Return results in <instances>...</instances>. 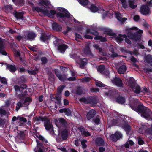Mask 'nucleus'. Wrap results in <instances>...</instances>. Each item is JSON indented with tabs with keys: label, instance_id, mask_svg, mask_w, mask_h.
Returning a JSON list of instances; mask_svg holds the SVG:
<instances>
[{
	"label": "nucleus",
	"instance_id": "obj_54",
	"mask_svg": "<svg viewBox=\"0 0 152 152\" xmlns=\"http://www.w3.org/2000/svg\"><path fill=\"white\" fill-rule=\"evenodd\" d=\"M104 31L107 32V34L109 36H115L116 35L115 33L112 32L108 29H105Z\"/></svg>",
	"mask_w": 152,
	"mask_h": 152
},
{
	"label": "nucleus",
	"instance_id": "obj_23",
	"mask_svg": "<svg viewBox=\"0 0 152 152\" xmlns=\"http://www.w3.org/2000/svg\"><path fill=\"white\" fill-rule=\"evenodd\" d=\"M59 111L61 113H64L65 115L67 116L71 115V111L69 108L61 109L59 110Z\"/></svg>",
	"mask_w": 152,
	"mask_h": 152
},
{
	"label": "nucleus",
	"instance_id": "obj_64",
	"mask_svg": "<svg viewBox=\"0 0 152 152\" xmlns=\"http://www.w3.org/2000/svg\"><path fill=\"white\" fill-rule=\"evenodd\" d=\"M91 34L94 35L96 36H98L99 34L98 31L92 29Z\"/></svg>",
	"mask_w": 152,
	"mask_h": 152
},
{
	"label": "nucleus",
	"instance_id": "obj_39",
	"mask_svg": "<svg viewBox=\"0 0 152 152\" xmlns=\"http://www.w3.org/2000/svg\"><path fill=\"white\" fill-rule=\"evenodd\" d=\"M33 7L35 10L38 13L42 12V14L44 15L46 13V11H45V10H43L42 7Z\"/></svg>",
	"mask_w": 152,
	"mask_h": 152
},
{
	"label": "nucleus",
	"instance_id": "obj_17",
	"mask_svg": "<svg viewBox=\"0 0 152 152\" xmlns=\"http://www.w3.org/2000/svg\"><path fill=\"white\" fill-rule=\"evenodd\" d=\"M96 113V112L94 110L91 109L87 113L86 115L87 119L89 120L94 117Z\"/></svg>",
	"mask_w": 152,
	"mask_h": 152
},
{
	"label": "nucleus",
	"instance_id": "obj_18",
	"mask_svg": "<svg viewBox=\"0 0 152 152\" xmlns=\"http://www.w3.org/2000/svg\"><path fill=\"white\" fill-rule=\"evenodd\" d=\"M46 13L45 14V16H47L48 17L52 18L53 15L56 14V11L54 10H52L50 11L48 10H46Z\"/></svg>",
	"mask_w": 152,
	"mask_h": 152
},
{
	"label": "nucleus",
	"instance_id": "obj_20",
	"mask_svg": "<svg viewBox=\"0 0 152 152\" xmlns=\"http://www.w3.org/2000/svg\"><path fill=\"white\" fill-rule=\"evenodd\" d=\"M57 123H60L63 126H66L67 123L66 121L62 118H59L58 120H55V124L56 126H57Z\"/></svg>",
	"mask_w": 152,
	"mask_h": 152
},
{
	"label": "nucleus",
	"instance_id": "obj_26",
	"mask_svg": "<svg viewBox=\"0 0 152 152\" xmlns=\"http://www.w3.org/2000/svg\"><path fill=\"white\" fill-rule=\"evenodd\" d=\"M13 2L17 6L21 7L25 4L24 0H12Z\"/></svg>",
	"mask_w": 152,
	"mask_h": 152
},
{
	"label": "nucleus",
	"instance_id": "obj_9",
	"mask_svg": "<svg viewBox=\"0 0 152 152\" xmlns=\"http://www.w3.org/2000/svg\"><path fill=\"white\" fill-rule=\"evenodd\" d=\"M140 11L141 14L145 16L150 13V8L146 5H142L140 8Z\"/></svg>",
	"mask_w": 152,
	"mask_h": 152
},
{
	"label": "nucleus",
	"instance_id": "obj_28",
	"mask_svg": "<svg viewBox=\"0 0 152 152\" xmlns=\"http://www.w3.org/2000/svg\"><path fill=\"white\" fill-rule=\"evenodd\" d=\"M115 99L116 102L117 103L121 104H124L126 102L125 98L122 96H117Z\"/></svg>",
	"mask_w": 152,
	"mask_h": 152
},
{
	"label": "nucleus",
	"instance_id": "obj_47",
	"mask_svg": "<svg viewBox=\"0 0 152 152\" xmlns=\"http://www.w3.org/2000/svg\"><path fill=\"white\" fill-rule=\"evenodd\" d=\"M79 3L83 6L87 5L89 2L88 0H79Z\"/></svg>",
	"mask_w": 152,
	"mask_h": 152
},
{
	"label": "nucleus",
	"instance_id": "obj_1",
	"mask_svg": "<svg viewBox=\"0 0 152 152\" xmlns=\"http://www.w3.org/2000/svg\"><path fill=\"white\" fill-rule=\"evenodd\" d=\"M129 106L132 110L140 114L142 117L147 120H152V112L149 109L144 106L142 104L137 105L130 103Z\"/></svg>",
	"mask_w": 152,
	"mask_h": 152
},
{
	"label": "nucleus",
	"instance_id": "obj_63",
	"mask_svg": "<svg viewBox=\"0 0 152 152\" xmlns=\"http://www.w3.org/2000/svg\"><path fill=\"white\" fill-rule=\"evenodd\" d=\"M115 14L116 15L117 19L119 21H121L122 18V17L120 16L121 14L119 12H115Z\"/></svg>",
	"mask_w": 152,
	"mask_h": 152
},
{
	"label": "nucleus",
	"instance_id": "obj_52",
	"mask_svg": "<svg viewBox=\"0 0 152 152\" xmlns=\"http://www.w3.org/2000/svg\"><path fill=\"white\" fill-rule=\"evenodd\" d=\"M66 86L65 85L61 86L58 87L57 89V91L58 93L61 94L64 88Z\"/></svg>",
	"mask_w": 152,
	"mask_h": 152
},
{
	"label": "nucleus",
	"instance_id": "obj_6",
	"mask_svg": "<svg viewBox=\"0 0 152 152\" xmlns=\"http://www.w3.org/2000/svg\"><path fill=\"white\" fill-rule=\"evenodd\" d=\"M120 126L124 129L127 134H128L131 130V127L128 122L123 119L120 121Z\"/></svg>",
	"mask_w": 152,
	"mask_h": 152
},
{
	"label": "nucleus",
	"instance_id": "obj_25",
	"mask_svg": "<svg viewBox=\"0 0 152 152\" xmlns=\"http://www.w3.org/2000/svg\"><path fill=\"white\" fill-rule=\"evenodd\" d=\"M87 63V60L85 58L80 59L78 63L80 65V67L82 69L84 68L85 66Z\"/></svg>",
	"mask_w": 152,
	"mask_h": 152
},
{
	"label": "nucleus",
	"instance_id": "obj_53",
	"mask_svg": "<svg viewBox=\"0 0 152 152\" xmlns=\"http://www.w3.org/2000/svg\"><path fill=\"white\" fill-rule=\"evenodd\" d=\"M138 144L140 145H142L144 144L145 142L140 137H138L137 138Z\"/></svg>",
	"mask_w": 152,
	"mask_h": 152
},
{
	"label": "nucleus",
	"instance_id": "obj_27",
	"mask_svg": "<svg viewBox=\"0 0 152 152\" xmlns=\"http://www.w3.org/2000/svg\"><path fill=\"white\" fill-rule=\"evenodd\" d=\"M32 100V98L31 97H27L25 98L23 102V103L25 107H27L30 104Z\"/></svg>",
	"mask_w": 152,
	"mask_h": 152
},
{
	"label": "nucleus",
	"instance_id": "obj_22",
	"mask_svg": "<svg viewBox=\"0 0 152 152\" xmlns=\"http://www.w3.org/2000/svg\"><path fill=\"white\" fill-rule=\"evenodd\" d=\"M68 47L67 45L65 44H60L58 46V49L61 53H64Z\"/></svg>",
	"mask_w": 152,
	"mask_h": 152
},
{
	"label": "nucleus",
	"instance_id": "obj_40",
	"mask_svg": "<svg viewBox=\"0 0 152 152\" xmlns=\"http://www.w3.org/2000/svg\"><path fill=\"white\" fill-rule=\"evenodd\" d=\"M148 128L146 125H142L141 127L138 130V132L141 134H143L144 132H145V130Z\"/></svg>",
	"mask_w": 152,
	"mask_h": 152
},
{
	"label": "nucleus",
	"instance_id": "obj_33",
	"mask_svg": "<svg viewBox=\"0 0 152 152\" xmlns=\"http://www.w3.org/2000/svg\"><path fill=\"white\" fill-rule=\"evenodd\" d=\"M126 66L124 65H123L118 68V73L120 74H123L126 71Z\"/></svg>",
	"mask_w": 152,
	"mask_h": 152
},
{
	"label": "nucleus",
	"instance_id": "obj_62",
	"mask_svg": "<svg viewBox=\"0 0 152 152\" xmlns=\"http://www.w3.org/2000/svg\"><path fill=\"white\" fill-rule=\"evenodd\" d=\"M78 129L80 132H81V134L82 135L84 133L85 131L86 130L84 127L81 126L78 127Z\"/></svg>",
	"mask_w": 152,
	"mask_h": 152
},
{
	"label": "nucleus",
	"instance_id": "obj_15",
	"mask_svg": "<svg viewBox=\"0 0 152 152\" xmlns=\"http://www.w3.org/2000/svg\"><path fill=\"white\" fill-rule=\"evenodd\" d=\"M50 35L49 34L42 33L40 37V40L45 42L46 41L50 39Z\"/></svg>",
	"mask_w": 152,
	"mask_h": 152
},
{
	"label": "nucleus",
	"instance_id": "obj_51",
	"mask_svg": "<svg viewBox=\"0 0 152 152\" xmlns=\"http://www.w3.org/2000/svg\"><path fill=\"white\" fill-rule=\"evenodd\" d=\"M128 3L129 7L133 9H134L137 7L136 5L134 4V3L132 1L129 0L128 1Z\"/></svg>",
	"mask_w": 152,
	"mask_h": 152
},
{
	"label": "nucleus",
	"instance_id": "obj_5",
	"mask_svg": "<svg viewBox=\"0 0 152 152\" xmlns=\"http://www.w3.org/2000/svg\"><path fill=\"white\" fill-rule=\"evenodd\" d=\"M79 101L81 103L85 104H96L97 103V97L96 96H83L79 99Z\"/></svg>",
	"mask_w": 152,
	"mask_h": 152
},
{
	"label": "nucleus",
	"instance_id": "obj_4",
	"mask_svg": "<svg viewBox=\"0 0 152 152\" xmlns=\"http://www.w3.org/2000/svg\"><path fill=\"white\" fill-rule=\"evenodd\" d=\"M27 86L25 84H22L20 86L15 85L14 86V88L17 92H19L20 94H19L18 95V97L20 99L21 102L23 101L24 98L26 95L27 94V91L26 89Z\"/></svg>",
	"mask_w": 152,
	"mask_h": 152
},
{
	"label": "nucleus",
	"instance_id": "obj_19",
	"mask_svg": "<svg viewBox=\"0 0 152 152\" xmlns=\"http://www.w3.org/2000/svg\"><path fill=\"white\" fill-rule=\"evenodd\" d=\"M120 122H119L118 120L113 119L111 121L108 122V126L110 127L114 125L120 126Z\"/></svg>",
	"mask_w": 152,
	"mask_h": 152
},
{
	"label": "nucleus",
	"instance_id": "obj_3",
	"mask_svg": "<svg viewBox=\"0 0 152 152\" xmlns=\"http://www.w3.org/2000/svg\"><path fill=\"white\" fill-rule=\"evenodd\" d=\"M58 10L60 12H58L56 13V16L59 21L62 22H66L67 21L66 18H69L70 17L69 12L66 9L64 8L58 7Z\"/></svg>",
	"mask_w": 152,
	"mask_h": 152
},
{
	"label": "nucleus",
	"instance_id": "obj_29",
	"mask_svg": "<svg viewBox=\"0 0 152 152\" xmlns=\"http://www.w3.org/2000/svg\"><path fill=\"white\" fill-rule=\"evenodd\" d=\"M129 86L131 88L136 85V82L134 79L132 77H130L128 82Z\"/></svg>",
	"mask_w": 152,
	"mask_h": 152
},
{
	"label": "nucleus",
	"instance_id": "obj_2",
	"mask_svg": "<svg viewBox=\"0 0 152 152\" xmlns=\"http://www.w3.org/2000/svg\"><path fill=\"white\" fill-rule=\"evenodd\" d=\"M138 30V28L135 27L126 28V31L127 32V34L128 38L131 39L136 41H140L141 39L142 34L143 33V31L140 29L134 34H133L132 32V30L137 31Z\"/></svg>",
	"mask_w": 152,
	"mask_h": 152
},
{
	"label": "nucleus",
	"instance_id": "obj_61",
	"mask_svg": "<svg viewBox=\"0 0 152 152\" xmlns=\"http://www.w3.org/2000/svg\"><path fill=\"white\" fill-rule=\"evenodd\" d=\"M41 60L42 63L43 64H45L48 62L47 58L45 57H43L41 58Z\"/></svg>",
	"mask_w": 152,
	"mask_h": 152
},
{
	"label": "nucleus",
	"instance_id": "obj_45",
	"mask_svg": "<svg viewBox=\"0 0 152 152\" xmlns=\"http://www.w3.org/2000/svg\"><path fill=\"white\" fill-rule=\"evenodd\" d=\"M48 79L49 81L51 83H53L54 81V75L51 72L49 73Z\"/></svg>",
	"mask_w": 152,
	"mask_h": 152
},
{
	"label": "nucleus",
	"instance_id": "obj_35",
	"mask_svg": "<svg viewBox=\"0 0 152 152\" xmlns=\"http://www.w3.org/2000/svg\"><path fill=\"white\" fill-rule=\"evenodd\" d=\"M146 62L152 66V55L150 54L147 55L145 57Z\"/></svg>",
	"mask_w": 152,
	"mask_h": 152
},
{
	"label": "nucleus",
	"instance_id": "obj_7",
	"mask_svg": "<svg viewBox=\"0 0 152 152\" xmlns=\"http://www.w3.org/2000/svg\"><path fill=\"white\" fill-rule=\"evenodd\" d=\"M112 82L113 84L118 88L121 89L124 87V84L122 80L120 78L115 77L112 80Z\"/></svg>",
	"mask_w": 152,
	"mask_h": 152
},
{
	"label": "nucleus",
	"instance_id": "obj_30",
	"mask_svg": "<svg viewBox=\"0 0 152 152\" xmlns=\"http://www.w3.org/2000/svg\"><path fill=\"white\" fill-rule=\"evenodd\" d=\"M39 3L42 5H45V7L46 8H50L49 6L50 4V1L49 0H41Z\"/></svg>",
	"mask_w": 152,
	"mask_h": 152
},
{
	"label": "nucleus",
	"instance_id": "obj_41",
	"mask_svg": "<svg viewBox=\"0 0 152 152\" xmlns=\"http://www.w3.org/2000/svg\"><path fill=\"white\" fill-rule=\"evenodd\" d=\"M90 10L92 12L95 13L99 10V8L95 4H92L91 6Z\"/></svg>",
	"mask_w": 152,
	"mask_h": 152
},
{
	"label": "nucleus",
	"instance_id": "obj_44",
	"mask_svg": "<svg viewBox=\"0 0 152 152\" xmlns=\"http://www.w3.org/2000/svg\"><path fill=\"white\" fill-rule=\"evenodd\" d=\"M61 40L59 39L56 37L54 38V40H53V42L55 46H58L60 45V42H61Z\"/></svg>",
	"mask_w": 152,
	"mask_h": 152
},
{
	"label": "nucleus",
	"instance_id": "obj_36",
	"mask_svg": "<svg viewBox=\"0 0 152 152\" xmlns=\"http://www.w3.org/2000/svg\"><path fill=\"white\" fill-rule=\"evenodd\" d=\"M84 53L87 56H89L92 55V54L88 45L86 46L84 50Z\"/></svg>",
	"mask_w": 152,
	"mask_h": 152
},
{
	"label": "nucleus",
	"instance_id": "obj_37",
	"mask_svg": "<svg viewBox=\"0 0 152 152\" xmlns=\"http://www.w3.org/2000/svg\"><path fill=\"white\" fill-rule=\"evenodd\" d=\"M6 69L9 70L11 72H14L16 70V67L14 65L10 64L6 65Z\"/></svg>",
	"mask_w": 152,
	"mask_h": 152
},
{
	"label": "nucleus",
	"instance_id": "obj_57",
	"mask_svg": "<svg viewBox=\"0 0 152 152\" xmlns=\"http://www.w3.org/2000/svg\"><path fill=\"white\" fill-rule=\"evenodd\" d=\"M76 92L77 94L79 95H80L82 94V90L80 87H79L77 88Z\"/></svg>",
	"mask_w": 152,
	"mask_h": 152
},
{
	"label": "nucleus",
	"instance_id": "obj_21",
	"mask_svg": "<svg viewBox=\"0 0 152 152\" xmlns=\"http://www.w3.org/2000/svg\"><path fill=\"white\" fill-rule=\"evenodd\" d=\"M47 119L46 118H43L42 117L39 116L33 117V120L34 122H36L37 124H39L41 121H45Z\"/></svg>",
	"mask_w": 152,
	"mask_h": 152
},
{
	"label": "nucleus",
	"instance_id": "obj_8",
	"mask_svg": "<svg viewBox=\"0 0 152 152\" xmlns=\"http://www.w3.org/2000/svg\"><path fill=\"white\" fill-rule=\"evenodd\" d=\"M24 13V11L18 12L15 10L12 12V14L17 19L23 20Z\"/></svg>",
	"mask_w": 152,
	"mask_h": 152
},
{
	"label": "nucleus",
	"instance_id": "obj_60",
	"mask_svg": "<svg viewBox=\"0 0 152 152\" xmlns=\"http://www.w3.org/2000/svg\"><path fill=\"white\" fill-rule=\"evenodd\" d=\"M6 120L0 118V127H3L5 124Z\"/></svg>",
	"mask_w": 152,
	"mask_h": 152
},
{
	"label": "nucleus",
	"instance_id": "obj_55",
	"mask_svg": "<svg viewBox=\"0 0 152 152\" xmlns=\"http://www.w3.org/2000/svg\"><path fill=\"white\" fill-rule=\"evenodd\" d=\"M69 19L70 20L71 22L72 23H79V22L72 15H71L70 14V17L68 19Z\"/></svg>",
	"mask_w": 152,
	"mask_h": 152
},
{
	"label": "nucleus",
	"instance_id": "obj_58",
	"mask_svg": "<svg viewBox=\"0 0 152 152\" xmlns=\"http://www.w3.org/2000/svg\"><path fill=\"white\" fill-rule=\"evenodd\" d=\"M75 39L77 41H79L80 39H82V37L78 33H75Z\"/></svg>",
	"mask_w": 152,
	"mask_h": 152
},
{
	"label": "nucleus",
	"instance_id": "obj_43",
	"mask_svg": "<svg viewBox=\"0 0 152 152\" xmlns=\"http://www.w3.org/2000/svg\"><path fill=\"white\" fill-rule=\"evenodd\" d=\"M18 134L21 139H23L25 138L26 134L24 131H18Z\"/></svg>",
	"mask_w": 152,
	"mask_h": 152
},
{
	"label": "nucleus",
	"instance_id": "obj_46",
	"mask_svg": "<svg viewBox=\"0 0 152 152\" xmlns=\"http://www.w3.org/2000/svg\"><path fill=\"white\" fill-rule=\"evenodd\" d=\"M61 96L59 94H56V95L55 97V99L56 100V102H55L58 104H59L61 103Z\"/></svg>",
	"mask_w": 152,
	"mask_h": 152
},
{
	"label": "nucleus",
	"instance_id": "obj_16",
	"mask_svg": "<svg viewBox=\"0 0 152 152\" xmlns=\"http://www.w3.org/2000/svg\"><path fill=\"white\" fill-rule=\"evenodd\" d=\"M52 26L53 29L55 31L60 32L62 30V26L56 22L53 23Z\"/></svg>",
	"mask_w": 152,
	"mask_h": 152
},
{
	"label": "nucleus",
	"instance_id": "obj_10",
	"mask_svg": "<svg viewBox=\"0 0 152 152\" xmlns=\"http://www.w3.org/2000/svg\"><path fill=\"white\" fill-rule=\"evenodd\" d=\"M36 36L35 33L29 31L26 35H25L24 39L27 40L32 41L35 39Z\"/></svg>",
	"mask_w": 152,
	"mask_h": 152
},
{
	"label": "nucleus",
	"instance_id": "obj_50",
	"mask_svg": "<svg viewBox=\"0 0 152 152\" xmlns=\"http://www.w3.org/2000/svg\"><path fill=\"white\" fill-rule=\"evenodd\" d=\"M87 141L84 139H83L81 141V143L82 146V148L83 149L86 148L87 147V145L86 144V143L87 142Z\"/></svg>",
	"mask_w": 152,
	"mask_h": 152
},
{
	"label": "nucleus",
	"instance_id": "obj_34",
	"mask_svg": "<svg viewBox=\"0 0 152 152\" xmlns=\"http://www.w3.org/2000/svg\"><path fill=\"white\" fill-rule=\"evenodd\" d=\"M96 68L97 71L101 74L103 72L105 68V66L102 64L96 66Z\"/></svg>",
	"mask_w": 152,
	"mask_h": 152
},
{
	"label": "nucleus",
	"instance_id": "obj_48",
	"mask_svg": "<svg viewBox=\"0 0 152 152\" xmlns=\"http://www.w3.org/2000/svg\"><path fill=\"white\" fill-rule=\"evenodd\" d=\"M13 7L11 5H6L4 6V10L8 12H9L13 9Z\"/></svg>",
	"mask_w": 152,
	"mask_h": 152
},
{
	"label": "nucleus",
	"instance_id": "obj_32",
	"mask_svg": "<svg viewBox=\"0 0 152 152\" xmlns=\"http://www.w3.org/2000/svg\"><path fill=\"white\" fill-rule=\"evenodd\" d=\"M61 137L63 140H65L67 139L68 137V131L65 129L61 131Z\"/></svg>",
	"mask_w": 152,
	"mask_h": 152
},
{
	"label": "nucleus",
	"instance_id": "obj_49",
	"mask_svg": "<svg viewBox=\"0 0 152 152\" xmlns=\"http://www.w3.org/2000/svg\"><path fill=\"white\" fill-rule=\"evenodd\" d=\"M26 71L29 74L35 75L38 72V69L35 68L34 70H30L27 69L26 70Z\"/></svg>",
	"mask_w": 152,
	"mask_h": 152
},
{
	"label": "nucleus",
	"instance_id": "obj_38",
	"mask_svg": "<svg viewBox=\"0 0 152 152\" xmlns=\"http://www.w3.org/2000/svg\"><path fill=\"white\" fill-rule=\"evenodd\" d=\"M95 40H99L101 42H105L107 41V38L105 37H103L102 36H96L94 37Z\"/></svg>",
	"mask_w": 152,
	"mask_h": 152
},
{
	"label": "nucleus",
	"instance_id": "obj_56",
	"mask_svg": "<svg viewBox=\"0 0 152 152\" xmlns=\"http://www.w3.org/2000/svg\"><path fill=\"white\" fill-rule=\"evenodd\" d=\"M145 133L149 135H151L152 134V127L148 128L145 130Z\"/></svg>",
	"mask_w": 152,
	"mask_h": 152
},
{
	"label": "nucleus",
	"instance_id": "obj_11",
	"mask_svg": "<svg viewBox=\"0 0 152 152\" xmlns=\"http://www.w3.org/2000/svg\"><path fill=\"white\" fill-rule=\"evenodd\" d=\"M122 135L121 132H116L114 134L111 135L110 138L113 141L116 142L118 140L122 138Z\"/></svg>",
	"mask_w": 152,
	"mask_h": 152
},
{
	"label": "nucleus",
	"instance_id": "obj_12",
	"mask_svg": "<svg viewBox=\"0 0 152 152\" xmlns=\"http://www.w3.org/2000/svg\"><path fill=\"white\" fill-rule=\"evenodd\" d=\"M37 148L34 150L35 152H44L43 150L44 149L43 145L38 140H37Z\"/></svg>",
	"mask_w": 152,
	"mask_h": 152
},
{
	"label": "nucleus",
	"instance_id": "obj_24",
	"mask_svg": "<svg viewBox=\"0 0 152 152\" xmlns=\"http://www.w3.org/2000/svg\"><path fill=\"white\" fill-rule=\"evenodd\" d=\"M95 142L99 146H104V140L101 137H98L95 140Z\"/></svg>",
	"mask_w": 152,
	"mask_h": 152
},
{
	"label": "nucleus",
	"instance_id": "obj_13",
	"mask_svg": "<svg viewBox=\"0 0 152 152\" xmlns=\"http://www.w3.org/2000/svg\"><path fill=\"white\" fill-rule=\"evenodd\" d=\"M45 121L44 125L45 129L47 131L53 130V126L50 123V120L47 118Z\"/></svg>",
	"mask_w": 152,
	"mask_h": 152
},
{
	"label": "nucleus",
	"instance_id": "obj_31",
	"mask_svg": "<svg viewBox=\"0 0 152 152\" xmlns=\"http://www.w3.org/2000/svg\"><path fill=\"white\" fill-rule=\"evenodd\" d=\"M131 89L132 91L136 94H139L141 92V88L138 85H136V86L132 88Z\"/></svg>",
	"mask_w": 152,
	"mask_h": 152
},
{
	"label": "nucleus",
	"instance_id": "obj_14",
	"mask_svg": "<svg viewBox=\"0 0 152 152\" xmlns=\"http://www.w3.org/2000/svg\"><path fill=\"white\" fill-rule=\"evenodd\" d=\"M55 73L56 76L61 81H64L66 80V76L64 75H62L57 69H55Z\"/></svg>",
	"mask_w": 152,
	"mask_h": 152
},
{
	"label": "nucleus",
	"instance_id": "obj_59",
	"mask_svg": "<svg viewBox=\"0 0 152 152\" xmlns=\"http://www.w3.org/2000/svg\"><path fill=\"white\" fill-rule=\"evenodd\" d=\"M0 81L2 83L5 85L7 84V82L6 79L4 77H2L0 76Z\"/></svg>",
	"mask_w": 152,
	"mask_h": 152
},
{
	"label": "nucleus",
	"instance_id": "obj_42",
	"mask_svg": "<svg viewBox=\"0 0 152 152\" xmlns=\"http://www.w3.org/2000/svg\"><path fill=\"white\" fill-rule=\"evenodd\" d=\"M116 92L112 90H109L108 92L105 93V94L107 96H111V97H113L115 96V94Z\"/></svg>",
	"mask_w": 152,
	"mask_h": 152
}]
</instances>
